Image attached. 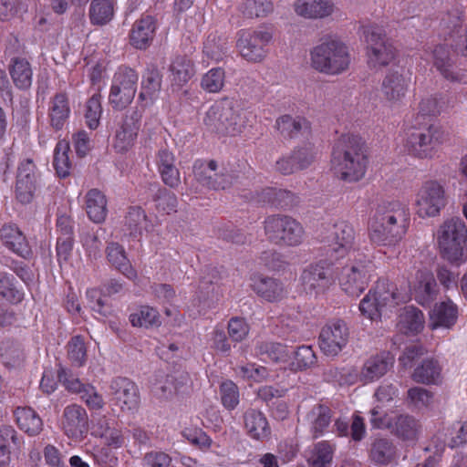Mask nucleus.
<instances>
[{
    "mask_svg": "<svg viewBox=\"0 0 467 467\" xmlns=\"http://www.w3.org/2000/svg\"><path fill=\"white\" fill-rule=\"evenodd\" d=\"M365 144L356 136H343L337 142L331 165L335 174L345 182H358L363 178L367 169Z\"/></svg>",
    "mask_w": 467,
    "mask_h": 467,
    "instance_id": "f257e3e1",
    "label": "nucleus"
},
{
    "mask_svg": "<svg viewBox=\"0 0 467 467\" xmlns=\"http://www.w3.org/2000/svg\"><path fill=\"white\" fill-rule=\"evenodd\" d=\"M435 236L442 258L456 265L467 260V226L461 218L444 220Z\"/></svg>",
    "mask_w": 467,
    "mask_h": 467,
    "instance_id": "f03ea898",
    "label": "nucleus"
},
{
    "mask_svg": "<svg viewBox=\"0 0 467 467\" xmlns=\"http://www.w3.org/2000/svg\"><path fill=\"white\" fill-rule=\"evenodd\" d=\"M203 122L207 129L221 136H235L244 129V120L236 102L223 99L212 105Z\"/></svg>",
    "mask_w": 467,
    "mask_h": 467,
    "instance_id": "7ed1b4c3",
    "label": "nucleus"
},
{
    "mask_svg": "<svg viewBox=\"0 0 467 467\" xmlns=\"http://www.w3.org/2000/svg\"><path fill=\"white\" fill-rule=\"evenodd\" d=\"M311 66L327 75H339L350 66L348 47L342 42L329 40L316 46L310 52Z\"/></svg>",
    "mask_w": 467,
    "mask_h": 467,
    "instance_id": "20e7f679",
    "label": "nucleus"
},
{
    "mask_svg": "<svg viewBox=\"0 0 467 467\" xmlns=\"http://www.w3.org/2000/svg\"><path fill=\"white\" fill-rule=\"evenodd\" d=\"M446 140L447 134L439 125L412 126L405 132L404 148L416 158L431 159Z\"/></svg>",
    "mask_w": 467,
    "mask_h": 467,
    "instance_id": "39448f33",
    "label": "nucleus"
},
{
    "mask_svg": "<svg viewBox=\"0 0 467 467\" xmlns=\"http://www.w3.org/2000/svg\"><path fill=\"white\" fill-rule=\"evenodd\" d=\"M267 241L279 247H297L304 243L305 229L295 218L285 214L267 216L264 221Z\"/></svg>",
    "mask_w": 467,
    "mask_h": 467,
    "instance_id": "423d86ee",
    "label": "nucleus"
},
{
    "mask_svg": "<svg viewBox=\"0 0 467 467\" xmlns=\"http://www.w3.org/2000/svg\"><path fill=\"white\" fill-rule=\"evenodd\" d=\"M374 271L375 265L368 255L354 252L349 264L342 268L341 289L350 297L359 296L368 287Z\"/></svg>",
    "mask_w": 467,
    "mask_h": 467,
    "instance_id": "0eeeda50",
    "label": "nucleus"
},
{
    "mask_svg": "<svg viewBox=\"0 0 467 467\" xmlns=\"http://www.w3.org/2000/svg\"><path fill=\"white\" fill-rule=\"evenodd\" d=\"M402 301H405V296L398 292L393 284L387 280H379L361 300L359 310L369 319L378 320Z\"/></svg>",
    "mask_w": 467,
    "mask_h": 467,
    "instance_id": "6e6552de",
    "label": "nucleus"
},
{
    "mask_svg": "<svg viewBox=\"0 0 467 467\" xmlns=\"http://www.w3.org/2000/svg\"><path fill=\"white\" fill-rule=\"evenodd\" d=\"M448 203L445 186L436 180L424 182L416 193L415 212L421 219L440 216Z\"/></svg>",
    "mask_w": 467,
    "mask_h": 467,
    "instance_id": "1a4fd4ad",
    "label": "nucleus"
},
{
    "mask_svg": "<svg viewBox=\"0 0 467 467\" xmlns=\"http://www.w3.org/2000/svg\"><path fill=\"white\" fill-rule=\"evenodd\" d=\"M364 37L368 47V63L372 68L389 65L396 57V48L387 37L385 30L378 25L364 27Z\"/></svg>",
    "mask_w": 467,
    "mask_h": 467,
    "instance_id": "9d476101",
    "label": "nucleus"
},
{
    "mask_svg": "<svg viewBox=\"0 0 467 467\" xmlns=\"http://www.w3.org/2000/svg\"><path fill=\"white\" fill-rule=\"evenodd\" d=\"M138 75L128 67H120L114 74L110 92L109 104L116 109H123L133 100L137 91Z\"/></svg>",
    "mask_w": 467,
    "mask_h": 467,
    "instance_id": "9b49d317",
    "label": "nucleus"
},
{
    "mask_svg": "<svg viewBox=\"0 0 467 467\" xmlns=\"http://www.w3.org/2000/svg\"><path fill=\"white\" fill-rule=\"evenodd\" d=\"M193 172L199 183L216 191L230 188L236 180V177L224 166H219L213 160L207 162L196 161Z\"/></svg>",
    "mask_w": 467,
    "mask_h": 467,
    "instance_id": "f8f14e48",
    "label": "nucleus"
},
{
    "mask_svg": "<svg viewBox=\"0 0 467 467\" xmlns=\"http://www.w3.org/2000/svg\"><path fill=\"white\" fill-rule=\"evenodd\" d=\"M272 39V33L266 29L243 32L237 47L241 56L247 61L261 62L266 56L265 47Z\"/></svg>",
    "mask_w": 467,
    "mask_h": 467,
    "instance_id": "ddd939ff",
    "label": "nucleus"
},
{
    "mask_svg": "<svg viewBox=\"0 0 467 467\" xmlns=\"http://www.w3.org/2000/svg\"><path fill=\"white\" fill-rule=\"evenodd\" d=\"M376 213L379 215V219H382L384 223H387L402 238L405 236L410 220V210L406 204L400 201L385 202L379 205Z\"/></svg>",
    "mask_w": 467,
    "mask_h": 467,
    "instance_id": "4468645a",
    "label": "nucleus"
},
{
    "mask_svg": "<svg viewBox=\"0 0 467 467\" xmlns=\"http://www.w3.org/2000/svg\"><path fill=\"white\" fill-rule=\"evenodd\" d=\"M348 329L342 321L325 326L319 334V348L328 357L337 356L346 347Z\"/></svg>",
    "mask_w": 467,
    "mask_h": 467,
    "instance_id": "2eb2a0df",
    "label": "nucleus"
},
{
    "mask_svg": "<svg viewBox=\"0 0 467 467\" xmlns=\"http://www.w3.org/2000/svg\"><path fill=\"white\" fill-rule=\"evenodd\" d=\"M140 119L141 113L138 110L125 115L114 137L113 148L117 152L123 154L133 148L140 130Z\"/></svg>",
    "mask_w": 467,
    "mask_h": 467,
    "instance_id": "dca6fc26",
    "label": "nucleus"
},
{
    "mask_svg": "<svg viewBox=\"0 0 467 467\" xmlns=\"http://www.w3.org/2000/svg\"><path fill=\"white\" fill-rule=\"evenodd\" d=\"M301 281L306 293H323L333 284L332 270L323 262L310 265L303 271Z\"/></svg>",
    "mask_w": 467,
    "mask_h": 467,
    "instance_id": "f3484780",
    "label": "nucleus"
},
{
    "mask_svg": "<svg viewBox=\"0 0 467 467\" xmlns=\"http://www.w3.org/2000/svg\"><path fill=\"white\" fill-rule=\"evenodd\" d=\"M410 83V78L401 70H391L384 78L381 93L390 105L400 104L405 98Z\"/></svg>",
    "mask_w": 467,
    "mask_h": 467,
    "instance_id": "a211bd4d",
    "label": "nucleus"
},
{
    "mask_svg": "<svg viewBox=\"0 0 467 467\" xmlns=\"http://www.w3.org/2000/svg\"><path fill=\"white\" fill-rule=\"evenodd\" d=\"M36 188V166L32 160L23 161L17 170L16 194L22 203H29Z\"/></svg>",
    "mask_w": 467,
    "mask_h": 467,
    "instance_id": "6ab92c4d",
    "label": "nucleus"
},
{
    "mask_svg": "<svg viewBox=\"0 0 467 467\" xmlns=\"http://www.w3.org/2000/svg\"><path fill=\"white\" fill-rule=\"evenodd\" d=\"M88 417L86 410L78 404H71L64 409L62 427L66 435L78 440L88 431Z\"/></svg>",
    "mask_w": 467,
    "mask_h": 467,
    "instance_id": "aec40b11",
    "label": "nucleus"
},
{
    "mask_svg": "<svg viewBox=\"0 0 467 467\" xmlns=\"http://www.w3.org/2000/svg\"><path fill=\"white\" fill-rule=\"evenodd\" d=\"M250 286L259 297L270 303L279 302L288 294L287 288L280 280L265 275L253 276Z\"/></svg>",
    "mask_w": 467,
    "mask_h": 467,
    "instance_id": "412c9836",
    "label": "nucleus"
},
{
    "mask_svg": "<svg viewBox=\"0 0 467 467\" xmlns=\"http://www.w3.org/2000/svg\"><path fill=\"white\" fill-rule=\"evenodd\" d=\"M355 241V230L347 222H338L334 224L329 237V252L336 258L343 257L349 253Z\"/></svg>",
    "mask_w": 467,
    "mask_h": 467,
    "instance_id": "4be33fe9",
    "label": "nucleus"
},
{
    "mask_svg": "<svg viewBox=\"0 0 467 467\" xmlns=\"http://www.w3.org/2000/svg\"><path fill=\"white\" fill-rule=\"evenodd\" d=\"M110 389L122 410H133L139 407V389L127 378H118L111 382Z\"/></svg>",
    "mask_w": 467,
    "mask_h": 467,
    "instance_id": "5701e85b",
    "label": "nucleus"
},
{
    "mask_svg": "<svg viewBox=\"0 0 467 467\" xmlns=\"http://www.w3.org/2000/svg\"><path fill=\"white\" fill-rule=\"evenodd\" d=\"M295 13L306 19H322L335 11L333 0H296L293 4Z\"/></svg>",
    "mask_w": 467,
    "mask_h": 467,
    "instance_id": "b1692460",
    "label": "nucleus"
},
{
    "mask_svg": "<svg viewBox=\"0 0 467 467\" xmlns=\"http://www.w3.org/2000/svg\"><path fill=\"white\" fill-rule=\"evenodd\" d=\"M156 30V19L151 16H142L136 20L130 34V44L138 49H146L151 44Z\"/></svg>",
    "mask_w": 467,
    "mask_h": 467,
    "instance_id": "393cba45",
    "label": "nucleus"
},
{
    "mask_svg": "<svg viewBox=\"0 0 467 467\" xmlns=\"http://www.w3.org/2000/svg\"><path fill=\"white\" fill-rule=\"evenodd\" d=\"M275 128L284 139H296L306 137L311 133L309 122L301 117L283 115L276 119Z\"/></svg>",
    "mask_w": 467,
    "mask_h": 467,
    "instance_id": "a878e982",
    "label": "nucleus"
},
{
    "mask_svg": "<svg viewBox=\"0 0 467 467\" xmlns=\"http://www.w3.org/2000/svg\"><path fill=\"white\" fill-rule=\"evenodd\" d=\"M393 363L394 358L388 352L373 356L364 363L360 372V379L364 383L374 381L384 376Z\"/></svg>",
    "mask_w": 467,
    "mask_h": 467,
    "instance_id": "bb28decb",
    "label": "nucleus"
},
{
    "mask_svg": "<svg viewBox=\"0 0 467 467\" xmlns=\"http://www.w3.org/2000/svg\"><path fill=\"white\" fill-rule=\"evenodd\" d=\"M108 263L130 280L138 276L128 258L125 248L117 242H109L105 249Z\"/></svg>",
    "mask_w": 467,
    "mask_h": 467,
    "instance_id": "cd10ccee",
    "label": "nucleus"
},
{
    "mask_svg": "<svg viewBox=\"0 0 467 467\" xmlns=\"http://www.w3.org/2000/svg\"><path fill=\"white\" fill-rule=\"evenodd\" d=\"M0 237L5 246L21 257L26 258L31 254V249L25 235L16 224L3 225L0 230Z\"/></svg>",
    "mask_w": 467,
    "mask_h": 467,
    "instance_id": "c85d7f7f",
    "label": "nucleus"
},
{
    "mask_svg": "<svg viewBox=\"0 0 467 467\" xmlns=\"http://www.w3.org/2000/svg\"><path fill=\"white\" fill-rule=\"evenodd\" d=\"M458 309L451 300L436 304L430 312L429 327L434 330L438 327L450 328L457 320Z\"/></svg>",
    "mask_w": 467,
    "mask_h": 467,
    "instance_id": "c756f323",
    "label": "nucleus"
},
{
    "mask_svg": "<svg viewBox=\"0 0 467 467\" xmlns=\"http://www.w3.org/2000/svg\"><path fill=\"white\" fill-rule=\"evenodd\" d=\"M244 424L248 435L255 440L267 438L271 429L265 415L255 409H248L244 414Z\"/></svg>",
    "mask_w": 467,
    "mask_h": 467,
    "instance_id": "7c9ffc66",
    "label": "nucleus"
},
{
    "mask_svg": "<svg viewBox=\"0 0 467 467\" xmlns=\"http://www.w3.org/2000/svg\"><path fill=\"white\" fill-rule=\"evenodd\" d=\"M369 240L378 245L390 246L395 245L402 240V237L382 219H379L376 213L369 226Z\"/></svg>",
    "mask_w": 467,
    "mask_h": 467,
    "instance_id": "2f4dec72",
    "label": "nucleus"
},
{
    "mask_svg": "<svg viewBox=\"0 0 467 467\" xmlns=\"http://www.w3.org/2000/svg\"><path fill=\"white\" fill-rule=\"evenodd\" d=\"M157 166L162 182L166 185L171 188L179 186L181 183L180 171L175 166V157L171 151L167 150H159Z\"/></svg>",
    "mask_w": 467,
    "mask_h": 467,
    "instance_id": "473e14b6",
    "label": "nucleus"
},
{
    "mask_svg": "<svg viewBox=\"0 0 467 467\" xmlns=\"http://www.w3.org/2000/svg\"><path fill=\"white\" fill-rule=\"evenodd\" d=\"M16 422L19 429L30 436L38 435L43 430V421L39 415L29 407H17L14 410Z\"/></svg>",
    "mask_w": 467,
    "mask_h": 467,
    "instance_id": "72a5a7b5",
    "label": "nucleus"
},
{
    "mask_svg": "<svg viewBox=\"0 0 467 467\" xmlns=\"http://www.w3.org/2000/svg\"><path fill=\"white\" fill-rule=\"evenodd\" d=\"M414 291L417 300L421 305L428 304L434 298L437 284L431 271L424 269L417 272Z\"/></svg>",
    "mask_w": 467,
    "mask_h": 467,
    "instance_id": "f704fd0d",
    "label": "nucleus"
},
{
    "mask_svg": "<svg viewBox=\"0 0 467 467\" xmlns=\"http://www.w3.org/2000/svg\"><path fill=\"white\" fill-rule=\"evenodd\" d=\"M170 72L172 85L181 88L195 75V66L188 57L178 56L171 61Z\"/></svg>",
    "mask_w": 467,
    "mask_h": 467,
    "instance_id": "c9c22d12",
    "label": "nucleus"
},
{
    "mask_svg": "<svg viewBox=\"0 0 467 467\" xmlns=\"http://www.w3.org/2000/svg\"><path fill=\"white\" fill-rule=\"evenodd\" d=\"M423 313L415 306H405L399 315L398 327L404 334H417L424 327Z\"/></svg>",
    "mask_w": 467,
    "mask_h": 467,
    "instance_id": "e433bc0d",
    "label": "nucleus"
},
{
    "mask_svg": "<svg viewBox=\"0 0 467 467\" xmlns=\"http://www.w3.org/2000/svg\"><path fill=\"white\" fill-rule=\"evenodd\" d=\"M70 113L68 99L66 94L55 95L49 105L50 125L57 130L63 128Z\"/></svg>",
    "mask_w": 467,
    "mask_h": 467,
    "instance_id": "4c0bfd02",
    "label": "nucleus"
},
{
    "mask_svg": "<svg viewBox=\"0 0 467 467\" xmlns=\"http://www.w3.org/2000/svg\"><path fill=\"white\" fill-rule=\"evenodd\" d=\"M86 211L91 221L99 223L107 215V200L97 189H92L86 195Z\"/></svg>",
    "mask_w": 467,
    "mask_h": 467,
    "instance_id": "58836bf2",
    "label": "nucleus"
},
{
    "mask_svg": "<svg viewBox=\"0 0 467 467\" xmlns=\"http://www.w3.org/2000/svg\"><path fill=\"white\" fill-rule=\"evenodd\" d=\"M257 357L266 356L274 363H286L290 360L292 352L284 344L277 342H259L255 347Z\"/></svg>",
    "mask_w": 467,
    "mask_h": 467,
    "instance_id": "ea45409f",
    "label": "nucleus"
},
{
    "mask_svg": "<svg viewBox=\"0 0 467 467\" xmlns=\"http://www.w3.org/2000/svg\"><path fill=\"white\" fill-rule=\"evenodd\" d=\"M88 16L91 24L104 26L114 16L113 0H92L89 5Z\"/></svg>",
    "mask_w": 467,
    "mask_h": 467,
    "instance_id": "a19ab883",
    "label": "nucleus"
},
{
    "mask_svg": "<svg viewBox=\"0 0 467 467\" xmlns=\"http://www.w3.org/2000/svg\"><path fill=\"white\" fill-rule=\"evenodd\" d=\"M10 75L18 88L26 89L32 84V68L29 62L25 58L16 57L13 59Z\"/></svg>",
    "mask_w": 467,
    "mask_h": 467,
    "instance_id": "79ce46f5",
    "label": "nucleus"
},
{
    "mask_svg": "<svg viewBox=\"0 0 467 467\" xmlns=\"http://www.w3.org/2000/svg\"><path fill=\"white\" fill-rule=\"evenodd\" d=\"M92 434L104 439L109 446L119 447L122 443L120 431L110 426L109 420L100 417L92 427Z\"/></svg>",
    "mask_w": 467,
    "mask_h": 467,
    "instance_id": "37998d69",
    "label": "nucleus"
},
{
    "mask_svg": "<svg viewBox=\"0 0 467 467\" xmlns=\"http://www.w3.org/2000/svg\"><path fill=\"white\" fill-rule=\"evenodd\" d=\"M130 321L133 327H160L161 324V316L157 309L143 306L130 316Z\"/></svg>",
    "mask_w": 467,
    "mask_h": 467,
    "instance_id": "c03bdc74",
    "label": "nucleus"
},
{
    "mask_svg": "<svg viewBox=\"0 0 467 467\" xmlns=\"http://www.w3.org/2000/svg\"><path fill=\"white\" fill-rule=\"evenodd\" d=\"M226 74L223 67H213L201 78V88L207 93H219L225 85Z\"/></svg>",
    "mask_w": 467,
    "mask_h": 467,
    "instance_id": "a18cd8bd",
    "label": "nucleus"
},
{
    "mask_svg": "<svg viewBox=\"0 0 467 467\" xmlns=\"http://www.w3.org/2000/svg\"><path fill=\"white\" fill-rule=\"evenodd\" d=\"M441 375V368L437 361L426 359L412 373V379L418 383H436Z\"/></svg>",
    "mask_w": 467,
    "mask_h": 467,
    "instance_id": "49530a36",
    "label": "nucleus"
},
{
    "mask_svg": "<svg viewBox=\"0 0 467 467\" xmlns=\"http://www.w3.org/2000/svg\"><path fill=\"white\" fill-rule=\"evenodd\" d=\"M307 420L312 424L315 438L322 434L330 422V410L323 405H317L307 414Z\"/></svg>",
    "mask_w": 467,
    "mask_h": 467,
    "instance_id": "de8ad7c7",
    "label": "nucleus"
},
{
    "mask_svg": "<svg viewBox=\"0 0 467 467\" xmlns=\"http://www.w3.org/2000/svg\"><path fill=\"white\" fill-rule=\"evenodd\" d=\"M226 52L227 43L225 39L216 34L208 36L203 45V53L208 58L215 62L222 61Z\"/></svg>",
    "mask_w": 467,
    "mask_h": 467,
    "instance_id": "09e8293b",
    "label": "nucleus"
},
{
    "mask_svg": "<svg viewBox=\"0 0 467 467\" xmlns=\"http://www.w3.org/2000/svg\"><path fill=\"white\" fill-rule=\"evenodd\" d=\"M1 358L5 365L19 366L26 358V353L20 343L6 340L2 343Z\"/></svg>",
    "mask_w": 467,
    "mask_h": 467,
    "instance_id": "8fccbe9b",
    "label": "nucleus"
},
{
    "mask_svg": "<svg viewBox=\"0 0 467 467\" xmlns=\"http://www.w3.org/2000/svg\"><path fill=\"white\" fill-rule=\"evenodd\" d=\"M235 372L243 379L257 383L266 380L269 377L268 369L255 363L239 365L235 368Z\"/></svg>",
    "mask_w": 467,
    "mask_h": 467,
    "instance_id": "3c124183",
    "label": "nucleus"
},
{
    "mask_svg": "<svg viewBox=\"0 0 467 467\" xmlns=\"http://www.w3.org/2000/svg\"><path fill=\"white\" fill-rule=\"evenodd\" d=\"M273 10L274 5L270 0H245L241 6L243 15L249 18L266 16Z\"/></svg>",
    "mask_w": 467,
    "mask_h": 467,
    "instance_id": "603ef678",
    "label": "nucleus"
},
{
    "mask_svg": "<svg viewBox=\"0 0 467 467\" xmlns=\"http://www.w3.org/2000/svg\"><path fill=\"white\" fill-rule=\"evenodd\" d=\"M161 86V78L159 71L155 68L148 69L142 81V90L140 93V99L142 100H152L155 95L160 91Z\"/></svg>",
    "mask_w": 467,
    "mask_h": 467,
    "instance_id": "864d4df0",
    "label": "nucleus"
},
{
    "mask_svg": "<svg viewBox=\"0 0 467 467\" xmlns=\"http://www.w3.org/2000/svg\"><path fill=\"white\" fill-rule=\"evenodd\" d=\"M146 222V215L140 207L130 208L125 216V231L130 236H138L141 234Z\"/></svg>",
    "mask_w": 467,
    "mask_h": 467,
    "instance_id": "5fc2aeb1",
    "label": "nucleus"
},
{
    "mask_svg": "<svg viewBox=\"0 0 467 467\" xmlns=\"http://www.w3.org/2000/svg\"><path fill=\"white\" fill-rule=\"evenodd\" d=\"M394 430L398 436L404 440H414L419 431V423L409 415H400L394 422Z\"/></svg>",
    "mask_w": 467,
    "mask_h": 467,
    "instance_id": "6e6d98bb",
    "label": "nucleus"
},
{
    "mask_svg": "<svg viewBox=\"0 0 467 467\" xmlns=\"http://www.w3.org/2000/svg\"><path fill=\"white\" fill-rule=\"evenodd\" d=\"M67 358L76 367H82L87 360V348L82 337L75 336L67 343Z\"/></svg>",
    "mask_w": 467,
    "mask_h": 467,
    "instance_id": "4d7b16f0",
    "label": "nucleus"
},
{
    "mask_svg": "<svg viewBox=\"0 0 467 467\" xmlns=\"http://www.w3.org/2000/svg\"><path fill=\"white\" fill-rule=\"evenodd\" d=\"M433 63L437 69L448 79L456 80L457 78L451 70V58L449 51L444 46H437L433 51Z\"/></svg>",
    "mask_w": 467,
    "mask_h": 467,
    "instance_id": "13d9d810",
    "label": "nucleus"
},
{
    "mask_svg": "<svg viewBox=\"0 0 467 467\" xmlns=\"http://www.w3.org/2000/svg\"><path fill=\"white\" fill-rule=\"evenodd\" d=\"M332 458L333 447L328 442L322 441L315 445L308 458V462L312 467H324L330 463Z\"/></svg>",
    "mask_w": 467,
    "mask_h": 467,
    "instance_id": "bf43d9fd",
    "label": "nucleus"
},
{
    "mask_svg": "<svg viewBox=\"0 0 467 467\" xmlns=\"http://www.w3.org/2000/svg\"><path fill=\"white\" fill-rule=\"evenodd\" d=\"M68 144L66 141H58L54 154V166L60 177H67L70 171V161L67 156Z\"/></svg>",
    "mask_w": 467,
    "mask_h": 467,
    "instance_id": "052dcab7",
    "label": "nucleus"
},
{
    "mask_svg": "<svg viewBox=\"0 0 467 467\" xmlns=\"http://www.w3.org/2000/svg\"><path fill=\"white\" fill-rule=\"evenodd\" d=\"M101 113V95L97 92L87 102L85 119L89 129L95 130L98 128Z\"/></svg>",
    "mask_w": 467,
    "mask_h": 467,
    "instance_id": "680f3d73",
    "label": "nucleus"
},
{
    "mask_svg": "<svg viewBox=\"0 0 467 467\" xmlns=\"http://www.w3.org/2000/svg\"><path fill=\"white\" fill-rule=\"evenodd\" d=\"M22 298L21 293L16 289L14 276L5 273L0 274V300L18 302Z\"/></svg>",
    "mask_w": 467,
    "mask_h": 467,
    "instance_id": "e2e57ef3",
    "label": "nucleus"
},
{
    "mask_svg": "<svg viewBox=\"0 0 467 467\" xmlns=\"http://www.w3.org/2000/svg\"><path fill=\"white\" fill-rule=\"evenodd\" d=\"M221 400L227 410H234L239 404V389L235 383L231 380L221 384Z\"/></svg>",
    "mask_w": 467,
    "mask_h": 467,
    "instance_id": "0e129e2a",
    "label": "nucleus"
},
{
    "mask_svg": "<svg viewBox=\"0 0 467 467\" xmlns=\"http://www.w3.org/2000/svg\"><path fill=\"white\" fill-rule=\"evenodd\" d=\"M451 37L454 41L455 52L467 57V28H462L458 16L455 17V22L452 25Z\"/></svg>",
    "mask_w": 467,
    "mask_h": 467,
    "instance_id": "69168bd1",
    "label": "nucleus"
},
{
    "mask_svg": "<svg viewBox=\"0 0 467 467\" xmlns=\"http://www.w3.org/2000/svg\"><path fill=\"white\" fill-rule=\"evenodd\" d=\"M393 454L391 442L387 439L375 441L371 449L372 460L379 463L388 462Z\"/></svg>",
    "mask_w": 467,
    "mask_h": 467,
    "instance_id": "338daca9",
    "label": "nucleus"
},
{
    "mask_svg": "<svg viewBox=\"0 0 467 467\" xmlns=\"http://www.w3.org/2000/svg\"><path fill=\"white\" fill-rule=\"evenodd\" d=\"M228 335L234 342H241L249 334L250 327L247 322L241 317H233L228 322Z\"/></svg>",
    "mask_w": 467,
    "mask_h": 467,
    "instance_id": "774afa93",
    "label": "nucleus"
}]
</instances>
